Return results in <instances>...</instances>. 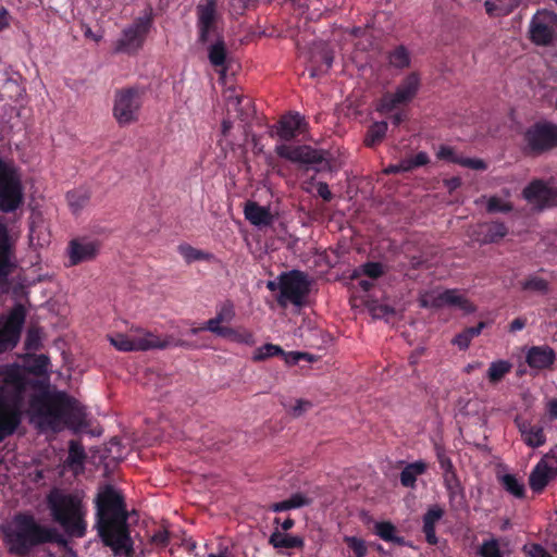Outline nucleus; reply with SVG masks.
I'll list each match as a JSON object with an SVG mask.
<instances>
[{
	"mask_svg": "<svg viewBox=\"0 0 557 557\" xmlns=\"http://www.w3.org/2000/svg\"><path fill=\"white\" fill-rule=\"evenodd\" d=\"M42 430L76 428L85 419L84 408L62 392H38L20 367L0 366V441L14 432L21 413Z\"/></svg>",
	"mask_w": 557,
	"mask_h": 557,
	"instance_id": "obj_1",
	"label": "nucleus"
},
{
	"mask_svg": "<svg viewBox=\"0 0 557 557\" xmlns=\"http://www.w3.org/2000/svg\"><path fill=\"white\" fill-rule=\"evenodd\" d=\"M126 519L120 493L111 486L104 487L97 496V528L104 544L116 555L129 556L132 553Z\"/></svg>",
	"mask_w": 557,
	"mask_h": 557,
	"instance_id": "obj_2",
	"label": "nucleus"
},
{
	"mask_svg": "<svg viewBox=\"0 0 557 557\" xmlns=\"http://www.w3.org/2000/svg\"><path fill=\"white\" fill-rule=\"evenodd\" d=\"M48 506L53 517L70 536L85 535L87 509L79 493L52 491L48 496Z\"/></svg>",
	"mask_w": 557,
	"mask_h": 557,
	"instance_id": "obj_3",
	"label": "nucleus"
},
{
	"mask_svg": "<svg viewBox=\"0 0 557 557\" xmlns=\"http://www.w3.org/2000/svg\"><path fill=\"white\" fill-rule=\"evenodd\" d=\"M3 531L9 549L17 555L26 554L34 545L52 541L55 534L54 531L38 525L28 516L15 517Z\"/></svg>",
	"mask_w": 557,
	"mask_h": 557,
	"instance_id": "obj_4",
	"label": "nucleus"
},
{
	"mask_svg": "<svg viewBox=\"0 0 557 557\" xmlns=\"http://www.w3.org/2000/svg\"><path fill=\"white\" fill-rule=\"evenodd\" d=\"M23 200L21 175L13 163L0 159V210L11 212Z\"/></svg>",
	"mask_w": 557,
	"mask_h": 557,
	"instance_id": "obj_5",
	"label": "nucleus"
},
{
	"mask_svg": "<svg viewBox=\"0 0 557 557\" xmlns=\"http://www.w3.org/2000/svg\"><path fill=\"white\" fill-rule=\"evenodd\" d=\"M309 280L300 271H290L280 276V296L277 301L282 306L288 302L300 306L309 293Z\"/></svg>",
	"mask_w": 557,
	"mask_h": 557,
	"instance_id": "obj_6",
	"label": "nucleus"
},
{
	"mask_svg": "<svg viewBox=\"0 0 557 557\" xmlns=\"http://www.w3.org/2000/svg\"><path fill=\"white\" fill-rule=\"evenodd\" d=\"M420 305L424 308H457L465 314L473 313L476 307L458 289L432 290L421 295Z\"/></svg>",
	"mask_w": 557,
	"mask_h": 557,
	"instance_id": "obj_7",
	"label": "nucleus"
},
{
	"mask_svg": "<svg viewBox=\"0 0 557 557\" xmlns=\"http://www.w3.org/2000/svg\"><path fill=\"white\" fill-rule=\"evenodd\" d=\"M275 152L292 162L311 165L317 171L331 170V164L325 157V152L315 150L309 146H289V145H277Z\"/></svg>",
	"mask_w": 557,
	"mask_h": 557,
	"instance_id": "obj_8",
	"label": "nucleus"
},
{
	"mask_svg": "<svg viewBox=\"0 0 557 557\" xmlns=\"http://www.w3.org/2000/svg\"><path fill=\"white\" fill-rule=\"evenodd\" d=\"M140 107L141 96L138 89H122L115 94L113 115L120 125H129L138 120Z\"/></svg>",
	"mask_w": 557,
	"mask_h": 557,
	"instance_id": "obj_9",
	"label": "nucleus"
},
{
	"mask_svg": "<svg viewBox=\"0 0 557 557\" xmlns=\"http://www.w3.org/2000/svg\"><path fill=\"white\" fill-rule=\"evenodd\" d=\"M530 39L537 46H548L557 39V14L548 10L537 11L529 24Z\"/></svg>",
	"mask_w": 557,
	"mask_h": 557,
	"instance_id": "obj_10",
	"label": "nucleus"
},
{
	"mask_svg": "<svg viewBox=\"0 0 557 557\" xmlns=\"http://www.w3.org/2000/svg\"><path fill=\"white\" fill-rule=\"evenodd\" d=\"M524 140L530 151L541 153L557 146V125L539 123L524 133Z\"/></svg>",
	"mask_w": 557,
	"mask_h": 557,
	"instance_id": "obj_11",
	"label": "nucleus"
},
{
	"mask_svg": "<svg viewBox=\"0 0 557 557\" xmlns=\"http://www.w3.org/2000/svg\"><path fill=\"white\" fill-rule=\"evenodd\" d=\"M150 26V18L147 16L137 18L129 27L123 30L121 38L116 41L114 51L132 53L137 51L145 39Z\"/></svg>",
	"mask_w": 557,
	"mask_h": 557,
	"instance_id": "obj_12",
	"label": "nucleus"
},
{
	"mask_svg": "<svg viewBox=\"0 0 557 557\" xmlns=\"http://www.w3.org/2000/svg\"><path fill=\"white\" fill-rule=\"evenodd\" d=\"M420 79L417 74L411 73L398 86L394 94L385 95L380 104L379 111L389 112L399 104L411 101L418 92Z\"/></svg>",
	"mask_w": 557,
	"mask_h": 557,
	"instance_id": "obj_13",
	"label": "nucleus"
},
{
	"mask_svg": "<svg viewBox=\"0 0 557 557\" xmlns=\"http://www.w3.org/2000/svg\"><path fill=\"white\" fill-rule=\"evenodd\" d=\"M522 195L528 203L540 210L557 206V188L540 180L531 182Z\"/></svg>",
	"mask_w": 557,
	"mask_h": 557,
	"instance_id": "obj_14",
	"label": "nucleus"
},
{
	"mask_svg": "<svg viewBox=\"0 0 557 557\" xmlns=\"http://www.w3.org/2000/svg\"><path fill=\"white\" fill-rule=\"evenodd\" d=\"M24 310L18 307L11 311L4 322H0V354L15 347L24 324Z\"/></svg>",
	"mask_w": 557,
	"mask_h": 557,
	"instance_id": "obj_15",
	"label": "nucleus"
},
{
	"mask_svg": "<svg viewBox=\"0 0 557 557\" xmlns=\"http://www.w3.org/2000/svg\"><path fill=\"white\" fill-rule=\"evenodd\" d=\"M216 0H201L197 5L199 40L207 42L216 30Z\"/></svg>",
	"mask_w": 557,
	"mask_h": 557,
	"instance_id": "obj_16",
	"label": "nucleus"
},
{
	"mask_svg": "<svg viewBox=\"0 0 557 557\" xmlns=\"http://www.w3.org/2000/svg\"><path fill=\"white\" fill-rule=\"evenodd\" d=\"M129 333L133 351L164 349L172 345L169 338H161L154 333L141 327H131Z\"/></svg>",
	"mask_w": 557,
	"mask_h": 557,
	"instance_id": "obj_17",
	"label": "nucleus"
},
{
	"mask_svg": "<svg viewBox=\"0 0 557 557\" xmlns=\"http://www.w3.org/2000/svg\"><path fill=\"white\" fill-rule=\"evenodd\" d=\"M557 475V461L546 455L532 470L529 483L533 491L541 492Z\"/></svg>",
	"mask_w": 557,
	"mask_h": 557,
	"instance_id": "obj_18",
	"label": "nucleus"
},
{
	"mask_svg": "<svg viewBox=\"0 0 557 557\" xmlns=\"http://www.w3.org/2000/svg\"><path fill=\"white\" fill-rule=\"evenodd\" d=\"M100 244L96 240L73 239L69 245V258L72 265L90 261L96 258Z\"/></svg>",
	"mask_w": 557,
	"mask_h": 557,
	"instance_id": "obj_19",
	"label": "nucleus"
},
{
	"mask_svg": "<svg viewBox=\"0 0 557 557\" xmlns=\"http://www.w3.org/2000/svg\"><path fill=\"white\" fill-rule=\"evenodd\" d=\"M235 315L234 304L231 300H226L218 307L215 317L206 322L205 329L218 335L227 327L221 324L231 323L235 319Z\"/></svg>",
	"mask_w": 557,
	"mask_h": 557,
	"instance_id": "obj_20",
	"label": "nucleus"
},
{
	"mask_svg": "<svg viewBox=\"0 0 557 557\" xmlns=\"http://www.w3.org/2000/svg\"><path fill=\"white\" fill-rule=\"evenodd\" d=\"M245 218L255 226H270L274 221V215L269 208L259 206L257 202L249 201L245 206Z\"/></svg>",
	"mask_w": 557,
	"mask_h": 557,
	"instance_id": "obj_21",
	"label": "nucleus"
},
{
	"mask_svg": "<svg viewBox=\"0 0 557 557\" xmlns=\"http://www.w3.org/2000/svg\"><path fill=\"white\" fill-rule=\"evenodd\" d=\"M306 125L304 117L298 113H290L282 117L277 129L281 139L290 140Z\"/></svg>",
	"mask_w": 557,
	"mask_h": 557,
	"instance_id": "obj_22",
	"label": "nucleus"
},
{
	"mask_svg": "<svg viewBox=\"0 0 557 557\" xmlns=\"http://www.w3.org/2000/svg\"><path fill=\"white\" fill-rule=\"evenodd\" d=\"M444 510L434 505L423 516V532L429 544H436L435 524L443 518Z\"/></svg>",
	"mask_w": 557,
	"mask_h": 557,
	"instance_id": "obj_23",
	"label": "nucleus"
},
{
	"mask_svg": "<svg viewBox=\"0 0 557 557\" xmlns=\"http://www.w3.org/2000/svg\"><path fill=\"white\" fill-rule=\"evenodd\" d=\"M554 361V351L548 347H532L527 355L531 368L545 369Z\"/></svg>",
	"mask_w": 557,
	"mask_h": 557,
	"instance_id": "obj_24",
	"label": "nucleus"
},
{
	"mask_svg": "<svg viewBox=\"0 0 557 557\" xmlns=\"http://www.w3.org/2000/svg\"><path fill=\"white\" fill-rule=\"evenodd\" d=\"M519 431L524 443L530 447H540L545 443V435L543 428L540 425H532L529 422H520L518 424Z\"/></svg>",
	"mask_w": 557,
	"mask_h": 557,
	"instance_id": "obj_25",
	"label": "nucleus"
},
{
	"mask_svg": "<svg viewBox=\"0 0 557 557\" xmlns=\"http://www.w3.org/2000/svg\"><path fill=\"white\" fill-rule=\"evenodd\" d=\"M11 268L8 232L4 224L0 222V284L11 272Z\"/></svg>",
	"mask_w": 557,
	"mask_h": 557,
	"instance_id": "obj_26",
	"label": "nucleus"
},
{
	"mask_svg": "<svg viewBox=\"0 0 557 557\" xmlns=\"http://www.w3.org/2000/svg\"><path fill=\"white\" fill-rule=\"evenodd\" d=\"M226 109L228 114L235 112L239 119H245L248 115L250 101L244 99L234 89H227L225 94Z\"/></svg>",
	"mask_w": 557,
	"mask_h": 557,
	"instance_id": "obj_27",
	"label": "nucleus"
},
{
	"mask_svg": "<svg viewBox=\"0 0 557 557\" xmlns=\"http://www.w3.org/2000/svg\"><path fill=\"white\" fill-rule=\"evenodd\" d=\"M507 234V227L503 223H486L481 224L479 226V235L481 238H478L481 243H495L505 237Z\"/></svg>",
	"mask_w": 557,
	"mask_h": 557,
	"instance_id": "obj_28",
	"label": "nucleus"
},
{
	"mask_svg": "<svg viewBox=\"0 0 557 557\" xmlns=\"http://www.w3.org/2000/svg\"><path fill=\"white\" fill-rule=\"evenodd\" d=\"M444 480L451 506L455 508L461 507L463 505L465 496L456 475L454 473H445Z\"/></svg>",
	"mask_w": 557,
	"mask_h": 557,
	"instance_id": "obj_29",
	"label": "nucleus"
},
{
	"mask_svg": "<svg viewBox=\"0 0 557 557\" xmlns=\"http://www.w3.org/2000/svg\"><path fill=\"white\" fill-rule=\"evenodd\" d=\"M270 543L276 548H299L304 546V540L300 536L285 534L280 531L271 534Z\"/></svg>",
	"mask_w": 557,
	"mask_h": 557,
	"instance_id": "obj_30",
	"label": "nucleus"
},
{
	"mask_svg": "<svg viewBox=\"0 0 557 557\" xmlns=\"http://www.w3.org/2000/svg\"><path fill=\"white\" fill-rule=\"evenodd\" d=\"M511 369L512 364L509 361L496 360L490 364L486 376L490 383L497 384L511 371Z\"/></svg>",
	"mask_w": 557,
	"mask_h": 557,
	"instance_id": "obj_31",
	"label": "nucleus"
},
{
	"mask_svg": "<svg viewBox=\"0 0 557 557\" xmlns=\"http://www.w3.org/2000/svg\"><path fill=\"white\" fill-rule=\"evenodd\" d=\"M426 470V465L422 461H417L405 467L400 473V482L404 486H414L417 476Z\"/></svg>",
	"mask_w": 557,
	"mask_h": 557,
	"instance_id": "obj_32",
	"label": "nucleus"
},
{
	"mask_svg": "<svg viewBox=\"0 0 557 557\" xmlns=\"http://www.w3.org/2000/svg\"><path fill=\"white\" fill-rule=\"evenodd\" d=\"M178 252L187 263L195 261H211L213 259L212 253L197 249L190 245H180Z\"/></svg>",
	"mask_w": 557,
	"mask_h": 557,
	"instance_id": "obj_33",
	"label": "nucleus"
},
{
	"mask_svg": "<svg viewBox=\"0 0 557 557\" xmlns=\"http://www.w3.org/2000/svg\"><path fill=\"white\" fill-rule=\"evenodd\" d=\"M218 336L238 344L252 345L255 343L252 333L244 329L226 327L224 331L219 333Z\"/></svg>",
	"mask_w": 557,
	"mask_h": 557,
	"instance_id": "obj_34",
	"label": "nucleus"
},
{
	"mask_svg": "<svg viewBox=\"0 0 557 557\" xmlns=\"http://www.w3.org/2000/svg\"><path fill=\"white\" fill-rule=\"evenodd\" d=\"M310 504V499L305 495L297 493L292 495L288 499L275 503L271 506L273 511H285L295 508H300Z\"/></svg>",
	"mask_w": 557,
	"mask_h": 557,
	"instance_id": "obj_35",
	"label": "nucleus"
},
{
	"mask_svg": "<svg viewBox=\"0 0 557 557\" xmlns=\"http://www.w3.org/2000/svg\"><path fill=\"white\" fill-rule=\"evenodd\" d=\"M90 193L86 188H78L67 194V202L73 212L85 208L89 201Z\"/></svg>",
	"mask_w": 557,
	"mask_h": 557,
	"instance_id": "obj_36",
	"label": "nucleus"
},
{
	"mask_svg": "<svg viewBox=\"0 0 557 557\" xmlns=\"http://www.w3.org/2000/svg\"><path fill=\"white\" fill-rule=\"evenodd\" d=\"M387 132V123L386 122H375L373 123L364 138V144L368 147H373L376 144L381 143L385 137Z\"/></svg>",
	"mask_w": 557,
	"mask_h": 557,
	"instance_id": "obj_37",
	"label": "nucleus"
},
{
	"mask_svg": "<svg viewBox=\"0 0 557 557\" xmlns=\"http://www.w3.org/2000/svg\"><path fill=\"white\" fill-rule=\"evenodd\" d=\"M504 488L516 497H522L524 494L523 483L512 474H504L499 478Z\"/></svg>",
	"mask_w": 557,
	"mask_h": 557,
	"instance_id": "obj_38",
	"label": "nucleus"
},
{
	"mask_svg": "<svg viewBox=\"0 0 557 557\" xmlns=\"http://www.w3.org/2000/svg\"><path fill=\"white\" fill-rule=\"evenodd\" d=\"M388 61L392 66L404 69L410 64V54L404 46H399L389 52Z\"/></svg>",
	"mask_w": 557,
	"mask_h": 557,
	"instance_id": "obj_39",
	"label": "nucleus"
},
{
	"mask_svg": "<svg viewBox=\"0 0 557 557\" xmlns=\"http://www.w3.org/2000/svg\"><path fill=\"white\" fill-rule=\"evenodd\" d=\"M84 458L85 453L83 447L78 443L72 441L70 443L67 462L75 472L82 467Z\"/></svg>",
	"mask_w": 557,
	"mask_h": 557,
	"instance_id": "obj_40",
	"label": "nucleus"
},
{
	"mask_svg": "<svg viewBox=\"0 0 557 557\" xmlns=\"http://www.w3.org/2000/svg\"><path fill=\"white\" fill-rule=\"evenodd\" d=\"M226 50L224 41L219 39L209 49V60L214 66H222L225 62Z\"/></svg>",
	"mask_w": 557,
	"mask_h": 557,
	"instance_id": "obj_41",
	"label": "nucleus"
},
{
	"mask_svg": "<svg viewBox=\"0 0 557 557\" xmlns=\"http://www.w3.org/2000/svg\"><path fill=\"white\" fill-rule=\"evenodd\" d=\"M281 354H284V350L278 345L265 344V345L258 347L253 351L252 360L253 361H262L270 357L277 356Z\"/></svg>",
	"mask_w": 557,
	"mask_h": 557,
	"instance_id": "obj_42",
	"label": "nucleus"
},
{
	"mask_svg": "<svg viewBox=\"0 0 557 557\" xmlns=\"http://www.w3.org/2000/svg\"><path fill=\"white\" fill-rule=\"evenodd\" d=\"M111 345H113L120 351H133L131 333H114L109 336Z\"/></svg>",
	"mask_w": 557,
	"mask_h": 557,
	"instance_id": "obj_43",
	"label": "nucleus"
},
{
	"mask_svg": "<svg viewBox=\"0 0 557 557\" xmlns=\"http://www.w3.org/2000/svg\"><path fill=\"white\" fill-rule=\"evenodd\" d=\"M522 289L539 293H547L548 283L546 280L539 276H530L521 283Z\"/></svg>",
	"mask_w": 557,
	"mask_h": 557,
	"instance_id": "obj_44",
	"label": "nucleus"
},
{
	"mask_svg": "<svg viewBox=\"0 0 557 557\" xmlns=\"http://www.w3.org/2000/svg\"><path fill=\"white\" fill-rule=\"evenodd\" d=\"M375 533L384 541H397L395 536V527L391 522H376L374 524Z\"/></svg>",
	"mask_w": 557,
	"mask_h": 557,
	"instance_id": "obj_45",
	"label": "nucleus"
},
{
	"mask_svg": "<svg viewBox=\"0 0 557 557\" xmlns=\"http://www.w3.org/2000/svg\"><path fill=\"white\" fill-rule=\"evenodd\" d=\"M383 269L380 263H366L355 271L354 277L359 278L362 274L370 278H376L382 275Z\"/></svg>",
	"mask_w": 557,
	"mask_h": 557,
	"instance_id": "obj_46",
	"label": "nucleus"
},
{
	"mask_svg": "<svg viewBox=\"0 0 557 557\" xmlns=\"http://www.w3.org/2000/svg\"><path fill=\"white\" fill-rule=\"evenodd\" d=\"M479 554L482 557H502L498 542L494 539L484 541L480 546Z\"/></svg>",
	"mask_w": 557,
	"mask_h": 557,
	"instance_id": "obj_47",
	"label": "nucleus"
},
{
	"mask_svg": "<svg viewBox=\"0 0 557 557\" xmlns=\"http://www.w3.org/2000/svg\"><path fill=\"white\" fill-rule=\"evenodd\" d=\"M487 211L488 212H509L512 210V206L498 197H491L487 199Z\"/></svg>",
	"mask_w": 557,
	"mask_h": 557,
	"instance_id": "obj_48",
	"label": "nucleus"
},
{
	"mask_svg": "<svg viewBox=\"0 0 557 557\" xmlns=\"http://www.w3.org/2000/svg\"><path fill=\"white\" fill-rule=\"evenodd\" d=\"M457 163L461 166L469 168L476 171H484L486 169V163L482 159L478 158H463L457 160Z\"/></svg>",
	"mask_w": 557,
	"mask_h": 557,
	"instance_id": "obj_49",
	"label": "nucleus"
},
{
	"mask_svg": "<svg viewBox=\"0 0 557 557\" xmlns=\"http://www.w3.org/2000/svg\"><path fill=\"white\" fill-rule=\"evenodd\" d=\"M345 542L354 550L356 557H364L367 547L362 540L357 537H346Z\"/></svg>",
	"mask_w": 557,
	"mask_h": 557,
	"instance_id": "obj_50",
	"label": "nucleus"
},
{
	"mask_svg": "<svg viewBox=\"0 0 557 557\" xmlns=\"http://www.w3.org/2000/svg\"><path fill=\"white\" fill-rule=\"evenodd\" d=\"M49 358L45 355H39L34 358L30 370L36 374H44L47 372Z\"/></svg>",
	"mask_w": 557,
	"mask_h": 557,
	"instance_id": "obj_51",
	"label": "nucleus"
},
{
	"mask_svg": "<svg viewBox=\"0 0 557 557\" xmlns=\"http://www.w3.org/2000/svg\"><path fill=\"white\" fill-rule=\"evenodd\" d=\"M523 552L530 557H552L544 547L534 543L524 545Z\"/></svg>",
	"mask_w": 557,
	"mask_h": 557,
	"instance_id": "obj_52",
	"label": "nucleus"
},
{
	"mask_svg": "<svg viewBox=\"0 0 557 557\" xmlns=\"http://www.w3.org/2000/svg\"><path fill=\"white\" fill-rule=\"evenodd\" d=\"M40 334L38 330H29L26 335L25 346L27 350H37L39 348Z\"/></svg>",
	"mask_w": 557,
	"mask_h": 557,
	"instance_id": "obj_53",
	"label": "nucleus"
},
{
	"mask_svg": "<svg viewBox=\"0 0 557 557\" xmlns=\"http://www.w3.org/2000/svg\"><path fill=\"white\" fill-rule=\"evenodd\" d=\"M405 161L408 165V171H410L417 166L426 164L429 162V157L425 152H419L414 157L405 159Z\"/></svg>",
	"mask_w": 557,
	"mask_h": 557,
	"instance_id": "obj_54",
	"label": "nucleus"
},
{
	"mask_svg": "<svg viewBox=\"0 0 557 557\" xmlns=\"http://www.w3.org/2000/svg\"><path fill=\"white\" fill-rule=\"evenodd\" d=\"M437 158L451 161L457 163V160L460 159V157L456 156L454 149L449 146H441L436 152Z\"/></svg>",
	"mask_w": 557,
	"mask_h": 557,
	"instance_id": "obj_55",
	"label": "nucleus"
},
{
	"mask_svg": "<svg viewBox=\"0 0 557 557\" xmlns=\"http://www.w3.org/2000/svg\"><path fill=\"white\" fill-rule=\"evenodd\" d=\"M472 341V337L468 333L467 330L456 335L453 339V344L457 345L459 349L465 350L469 347L470 343Z\"/></svg>",
	"mask_w": 557,
	"mask_h": 557,
	"instance_id": "obj_56",
	"label": "nucleus"
},
{
	"mask_svg": "<svg viewBox=\"0 0 557 557\" xmlns=\"http://www.w3.org/2000/svg\"><path fill=\"white\" fill-rule=\"evenodd\" d=\"M311 407V403L304 399H298L296 401V405L290 409V413L298 418L300 417L305 411H307Z\"/></svg>",
	"mask_w": 557,
	"mask_h": 557,
	"instance_id": "obj_57",
	"label": "nucleus"
},
{
	"mask_svg": "<svg viewBox=\"0 0 557 557\" xmlns=\"http://www.w3.org/2000/svg\"><path fill=\"white\" fill-rule=\"evenodd\" d=\"M317 193L318 195L326 201L332 199V193L326 183L320 182L317 184Z\"/></svg>",
	"mask_w": 557,
	"mask_h": 557,
	"instance_id": "obj_58",
	"label": "nucleus"
},
{
	"mask_svg": "<svg viewBox=\"0 0 557 557\" xmlns=\"http://www.w3.org/2000/svg\"><path fill=\"white\" fill-rule=\"evenodd\" d=\"M168 540H169V533L165 530H161V531L157 532L156 534H153V536H152V543H154L156 545H159V546L166 545Z\"/></svg>",
	"mask_w": 557,
	"mask_h": 557,
	"instance_id": "obj_59",
	"label": "nucleus"
},
{
	"mask_svg": "<svg viewBox=\"0 0 557 557\" xmlns=\"http://www.w3.org/2000/svg\"><path fill=\"white\" fill-rule=\"evenodd\" d=\"M384 172L386 174L399 173V172H408V165H407L406 161L403 160V161H400L397 164H392V165L387 166L384 170Z\"/></svg>",
	"mask_w": 557,
	"mask_h": 557,
	"instance_id": "obj_60",
	"label": "nucleus"
},
{
	"mask_svg": "<svg viewBox=\"0 0 557 557\" xmlns=\"http://www.w3.org/2000/svg\"><path fill=\"white\" fill-rule=\"evenodd\" d=\"M284 357V360L287 364H296L301 360V358L305 356L301 352H285L281 354Z\"/></svg>",
	"mask_w": 557,
	"mask_h": 557,
	"instance_id": "obj_61",
	"label": "nucleus"
},
{
	"mask_svg": "<svg viewBox=\"0 0 557 557\" xmlns=\"http://www.w3.org/2000/svg\"><path fill=\"white\" fill-rule=\"evenodd\" d=\"M445 185L449 191H453L461 185V180L459 177H451L445 181Z\"/></svg>",
	"mask_w": 557,
	"mask_h": 557,
	"instance_id": "obj_62",
	"label": "nucleus"
},
{
	"mask_svg": "<svg viewBox=\"0 0 557 557\" xmlns=\"http://www.w3.org/2000/svg\"><path fill=\"white\" fill-rule=\"evenodd\" d=\"M9 26V12L5 8H0V29Z\"/></svg>",
	"mask_w": 557,
	"mask_h": 557,
	"instance_id": "obj_63",
	"label": "nucleus"
},
{
	"mask_svg": "<svg viewBox=\"0 0 557 557\" xmlns=\"http://www.w3.org/2000/svg\"><path fill=\"white\" fill-rule=\"evenodd\" d=\"M548 412L552 418H557V399L548 401Z\"/></svg>",
	"mask_w": 557,
	"mask_h": 557,
	"instance_id": "obj_64",
	"label": "nucleus"
}]
</instances>
